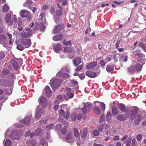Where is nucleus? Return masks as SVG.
Masks as SVG:
<instances>
[{"mask_svg": "<svg viewBox=\"0 0 146 146\" xmlns=\"http://www.w3.org/2000/svg\"><path fill=\"white\" fill-rule=\"evenodd\" d=\"M17 48L20 51H22L24 49L23 46L21 44H18L17 46Z\"/></svg>", "mask_w": 146, "mask_h": 146, "instance_id": "58836bf2", "label": "nucleus"}, {"mask_svg": "<svg viewBox=\"0 0 146 146\" xmlns=\"http://www.w3.org/2000/svg\"><path fill=\"white\" fill-rule=\"evenodd\" d=\"M116 119L122 121L125 120L126 118L124 114H122L118 115L116 117Z\"/></svg>", "mask_w": 146, "mask_h": 146, "instance_id": "5701e85b", "label": "nucleus"}, {"mask_svg": "<svg viewBox=\"0 0 146 146\" xmlns=\"http://www.w3.org/2000/svg\"><path fill=\"white\" fill-rule=\"evenodd\" d=\"M9 9V7L6 4H5L3 8V11L5 13H7Z\"/></svg>", "mask_w": 146, "mask_h": 146, "instance_id": "e433bc0d", "label": "nucleus"}, {"mask_svg": "<svg viewBox=\"0 0 146 146\" xmlns=\"http://www.w3.org/2000/svg\"><path fill=\"white\" fill-rule=\"evenodd\" d=\"M88 129L84 128L83 129L81 134V137L83 139L85 138L88 135Z\"/></svg>", "mask_w": 146, "mask_h": 146, "instance_id": "aec40b11", "label": "nucleus"}, {"mask_svg": "<svg viewBox=\"0 0 146 146\" xmlns=\"http://www.w3.org/2000/svg\"><path fill=\"white\" fill-rule=\"evenodd\" d=\"M98 103L99 105H98V106H96L93 108V111L97 115H99L101 114V111L100 110L99 108V107L101 106V107L102 110L104 111L105 109V104L103 102L100 103L99 102H98Z\"/></svg>", "mask_w": 146, "mask_h": 146, "instance_id": "f03ea898", "label": "nucleus"}, {"mask_svg": "<svg viewBox=\"0 0 146 146\" xmlns=\"http://www.w3.org/2000/svg\"><path fill=\"white\" fill-rule=\"evenodd\" d=\"M46 27L43 23H40L39 25L38 29L42 32H44L45 30Z\"/></svg>", "mask_w": 146, "mask_h": 146, "instance_id": "bb28decb", "label": "nucleus"}, {"mask_svg": "<svg viewBox=\"0 0 146 146\" xmlns=\"http://www.w3.org/2000/svg\"><path fill=\"white\" fill-rule=\"evenodd\" d=\"M57 76L61 77L66 78L68 77L69 75L66 73L59 72L57 73Z\"/></svg>", "mask_w": 146, "mask_h": 146, "instance_id": "412c9836", "label": "nucleus"}, {"mask_svg": "<svg viewBox=\"0 0 146 146\" xmlns=\"http://www.w3.org/2000/svg\"><path fill=\"white\" fill-rule=\"evenodd\" d=\"M45 92L46 96L49 97H50L52 95V91L48 86L46 87Z\"/></svg>", "mask_w": 146, "mask_h": 146, "instance_id": "2eb2a0df", "label": "nucleus"}, {"mask_svg": "<svg viewBox=\"0 0 146 146\" xmlns=\"http://www.w3.org/2000/svg\"><path fill=\"white\" fill-rule=\"evenodd\" d=\"M17 133L18 134V135L16 137H14V138H13V139L17 140L19 139L21 137V134L20 133L19 131L17 132Z\"/></svg>", "mask_w": 146, "mask_h": 146, "instance_id": "de8ad7c7", "label": "nucleus"}, {"mask_svg": "<svg viewBox=\"0 0 146 146\" xmlns=\"http://www.w3.org/2000/svg\"><path fill=\"white\" fill-rule=\"evenodd\" d=\"M79 77L82 80L84 79L85 77L84 74H82L79 76Z\"/></svg>", "mask_w": 146, "mask_h": 146, "instance_id": "338daca9", "label": "nucleus"}, {"mask_svg": "<svg viewBox=\"0 0 146 146\" xmlns=\"http://www.w3.org/2000/svg\"><path fill=\"white\" fill-rule=\"evenodd\" d=\"M40 143L42 145H44L46 143L45 139H41L40 141Z\"/></svg>", "mask_w": 146, "mask_h": 146, "instance_id": "4d7b16f0", "label": "nucleus"}, {"mask_svg": "<svg viewBox=\"0 0 146 146\" xmlns=\"http://www.w3.org/2000/svg\"><path fill=\"white\" fill-rule=\"evenodd\" d=\"M38 102L43 108L46 107L47 101L45 97L41 96L38 100Z\"/></svg>", "mask_w": 146, "mask_h": 146, "instance_id": "39448f33", "label": "nucleus"}, {"mask_svg": "<svg viewBox=\"0 0 146 146\" xmlns=\"http://www.w3.org/2000/svg\"><path fill=\"white\" fill-rule=\"evenodd\" d=\"M59 86V81L58 79H55L53 81L51 85L52 89L54 90H56Z\"/></svg>", "mask_w": 146, "mask_h": 146, "instance_id": "9d476101", "label": "nucleus"}, {"mask_svg": "<svg viewBox=\"0 0 146 146\" xmlns=\"http://www.w3.org/2000/svg\"><path fill=\"white\" fill-rule=\"evenodd\" d=\"M127 70L128 72L132 74L135 73V71L134 65H131L127 68Z\"/></svg>", "mask_w": 146, "mask_h": 146, "instance_id": "b1692460", "label": "nucleus"}, {"mask_svg": "<svg viewBox=\"0 0 146 146\" xmlns=\"http://www.w3.org/2000/svg\"><path fill=\"white\" fill-rule=\"evenodd\" d=\"M64 44L65 45H70V46L71 45V41L70 40L68 41H67V42H64L65 41H64Z\"/></svg>", "mask_w": 146, "mask_h": 146, "instance_id": "864d4df0", "label": "nucleus"}, {"mask_svg": "<svg viewBox=\"0 0 146 146\" xmlns=\"http://www.w3.org/2000/svg\"><path fill=\"white\" fill-rule=\"evenodd\" d=\"M135 55L137 56L139 58H143L145 57V55L141 53H136Z\"/></svg>", "mask_w": 146, "mask_h": 146, "instance_id": "49530a36", "label": "nucleus"}, {"mask_svg": "<svg viewBox=\"0 0 146 146\" xmlns=\"http://www.w3.org/2000/svg\"><path fill=\"white\" fill-rule=\"evenodd\" d=\"M81 62V60L80 57H77L73 60V64L75 66H76L80 64Z\"/></svg>", "mask_w": 146, "mask_h": 146, "instance_id": "f3484780", "label": "nucleus"}, {"mask_svg": "<svg viewBox=\"0 0 146 146\" xmlns=\"http://www.w3.org/2000/svg\"><path fill=\"white\" fill-rule=\"evenodd\" d=\"M136 143V141L135 138H133L132 140V145L133 146H135Z\"/></svg>", "mask_w": 146, "mask_h": 146, "instance_id": "69168bd1", "label": "nucleus"}, {"mask_svg": "<svg viewBox=\"0 0 146 146\" xmlns=\"http://www.w3.org/2000/svg\"><path fill=\"white\" fill-rule=\"evenodd\" d=\"M0 82H4V86L5 87H8L11 85L12 83L10 81L6 80L1 79L0 80Z\"/></svg>", "mask_w": 146, "mask_h": 146, "instance_id": "dca6fc26", "label": "nucleus"}, {"mask_svg": "<svg viewBox=\"0 0 146 146\" xmlns=\"http://www.w3.org/2000/svg\"><path fill=\"white\" fill-rule=\"evenodd\" d=\"M64 29V24H60L55 26L54 28L52 31V33L54 34H58L62 32Z\"/></svg>", "mask_w": 146, "mask_h": 146, "instance_id": "7ed1b4c3", "label": "nucleus"}, {"mask_svg": "<svg viewBox=\"0 0 146 146\" xmlns=\"http://www.w3.org/2000/svg\"><path fill=\"white\" fill-rule=\"evenodd\" d=\"M20 15L23 18L26 17L28 18L30 16V13L28 11L22 10L21 11Z\"/></svg>", "mask_w": 146, "mask_h": 146, "instance_id": "1a4fd4ad", "label": "nucleus"}, {"mask_svg": "<svg viewBox=\"0 0 146 146\" xmlns=\"http://www.w3.org/2000/svg\"><path fill=\"white\" fill-rule=\"evenodd\" d=\"M64 51L65 53L68 52H72L73 50L72 48L70 47L67 46L64 48Z\"/></svg>", "mask_w": 146, "mask_h": 146, "instance_id": "a878e982", "label": "nucleus"}, {"mask_svg": "<svg viewBox=\"0 0 146 146\" xmlns=\"http://www.w3.org/2000/svg\"><path fill=\"white\" fill-rule=\"evenodd\" d=\"M83 67V65H80L79 66H78L76 67V71L78 72L79 71H80L82 70Z\"/></svg>", "mask_w": 146, "mask_h": 146, "instance_id": "09e8293b", "label": "nucleus"}, {"mask_svg": "<svg viewBox=\"0 0 146 146\" xmlns=\"http://www.w3.org/2000/svg\"><path fill=\"white\" fill-rule=\"evenodd\" d=\"M100 133L99 131L98 130H95L93 132V135L94 136H98Z\"/></svg>", "mask_w": 146, "mask_h": 146, "instance_id": "8fccbe9b", "label": "nucleus"}, {"mask_svg": "<svg viewBox=\"0 0 146 146\" xmlns=\"http://www.w3.org/2000/svg\"><path fill=\"white\" fill-rule=\"evenodd\" d=\"M112 113L113 115H116L118 113V110L117 108L115 107H113L112 108Z\"/></svg>", "mask_w": 146, "mask_h": 146, "instance_id": "7c9ffc66", "label": "nucleus"}, {"mask_svg": "<svg viewBox=\"0 0 146 146\" xmlns=\"http://www.w3.org/2000/svg\"><path fill=\"white\" fill-rule=\"evenodd\" d=\"M123 54H122L121 55V57H123V60L125 62H126L127 60V56H123Z\"/></svg>", "mask_w": 146, "mask_h": 146, "instance_id": "680f3d73", "label": "nucleus"}, {"mask_svg": "<svg viewBox=\"0 0 146 146\" xmlns=\"http://www.w3.org/2000/svg\"><path fill=\"white\" fill-rule=\"evenodd\" d=\"M120 40H118L117 41L115 44V46L116 48H117L119 47V45L120 43Z\"/></svg>", "mask_w": 146, "mask_h": 146, "instance_id": "774afa93", "label": "nucleus"}, {"mask_svg": "<svg viewBox=\"0 0 146 146\" xmlns=\"http://www.w3.org/2000/svg\"><path fill=\"white\" fill-rule=\"evenodd\" d=\"M9 71L8 70L4 69L2 70V73L1 75L3 77H5V75L9 74Z\"/></svg>", "mask_w": 146, "mask_h": 146, "instance_id": "c85d7f7f", "label": "nucleus"}, {"mask_svg": "<svg viewBox=\"0 0 146 146\" xmlns=\"http://www.w3.org/2000/svg\"><path fill=\"white\" fill-rule=\"evenodd\" d=\"M104 119H105L104 115H102L101 116L100 118V122H102L104 120Z\"/></svg>", "mask_w": 146, "mask_h": 146, "instance_id": "bf43d9fd", "label": "nucleus"}, {"mask_svg": "<svg viewBox=\"0 0 146 146\" xmlns=\"http://www.w3.org/2000/svg\"><path fill=\"white\" fill-rule=\"evenodd\" d=\"M137 60L138 62H140L142 64V66L145 63V59H137Z\"/></svg>", "mask_w": 146, "mask_h": 146, "instance_id": "c03bdc74", "label": "nucleus"}, {"mask_svg": "<svg viewBox=\"0 0 146 146\" xmlns=\"http://www.w3.org/2000/svg\"><path fill=\"white\" fill-rule=\"evenodd\" d=\"M53 126L54 124L53 123H50L46 127V129L48 130L49 131L52 129Z\"/></svg>", "mask_w": 146, "mask_h": 146, "instance_id": "c9c22d12", "label": "nucleus"}, {"mask_svg": "<svg viewBox=\"0 0 146 146\" xmlns=\"http://www.w3.org/2000/svg\"><path fill=\"white\" fill-rule=\"evenodd\" d=\"M41 129H38L36 130L35 133L36 135H38L40 132Z\"/></svg>", "mask_w": 146, "mask_h": 146, "instance_id": "0e129e2a", "label": "nucleus"}, {"mask_svg": "<svg viewBox=\"0 0 146 146\" xmlns=\"http://www.w3.org/2000/svg\"><path fill=\"white\" fill-rule=\"evenodd\" d=\"M106 70L108 72H112L113 70V67L110 65H108L106 68Z\"/></svg>", "mask_w": 146, "mask_h": 146, "instance_id": "473e14b6", "label": "nucleus"}, {"mask_svg": "<svg viewBox=\"0 0 146 146\" xmlns=\"http://www.w3.org/2000/svg\"><path fill=\"white\" fill-rule=\"evenodd\" d=\"M70 116V112L68 111H67L65 115L64 116V117L66 119H68Z\"/></svg>", "mask_w": 146, "mask_h": 146, "instance_id": "6e6d98bb", "label": "nucleus"}, {"mask_svg": "<svg viewBox=\"0 0 146 146\" xmlns=\"http://www.w3.org/2000/svg\"><path fill=\"white\" fill-rule=\"evenodd\" d=\"M60 19L58 16L56 15L55 17V21L56 23H58Z\"/></svg>", "mask_w": 146, "mask_h": 146, "instance_id": "603ef678", "label": "nucleus"}, {"mask_svg": "<svg viewBox=\"0 0 146 146\" xmlns=\"http://www.w3.org/2000/svg\"><path fill=\"white\" fill-rule=\"evenodd\" d=\"M20 43L25 46L26 48L29 47L31 45V42L30 39H20Z\"/></svg>", "mask_w": 146, "mask_h": 146, "instance_id": "20e7f679", "label": "nucleus"}, {"mask_svg": "<svg viewBox=\"0 0 146 146\" xmlns=\"http://www.w3.org/2000/svg\"><path fill=\"white\" fill-rule=\"evenodd\" d=\"M42 113V111L40 109H37L35 113V116L36 118H39L41 117Z\"/></svg>", "mask_w": 146, "mask_h": 146, "instance_id": "393cba45", "label": "nucleus"}, {"mask_svg": "<svg viewBox=\"0 0 146 146\" xmlns=\"http://www.w3.org/2000/svg\"><path fill=\"white\" fill-rule=\"evenodd\" d=\"M53 47L54 50L56 52H57L60 50L61 48V45L60 44H58L54 45Z\"/></svg>", "mask_w": 146, "mask_h": 146, "instance_id": "cd10ccee", "label": "nucleus"}, {"mask_svg": "<svg viewBox=\"0 0 146 146\" xmlns=\"http://www.w3.org/2000/svg\"><path fill=\"white\" fill-rule=\"evenodd\" d=\"M142 136L140 134H139L136 137V139L138 141H139L141 140V139L142 138Z\"/></svg>", "mask_w": 146, "mask_h": 146, "instance_id": "13d9d810", "label": "nucleus"}, {"mask_svg": "<svg viewBox=\"0 0 146 146\" xmlns=\"http://www.w3.org/2000/svg\"><path fill=\"white\" fill-rule=\"evenodd\" d=\"M65 139L66 141L68 143H72L74 140L72 132H68L66 135Z\"/></svg>", "mask_w": 146, "mask_h": 146, "instance_id": "423d86ee", "label": "nucleus"}, {"mask_svg": "<svg viewBox=\"0 0 146 146\" xmlns=\"http://www.w3.org/2000/svg\"><path fill=\"white\" fill-rule=\"evenodd\" d=\"M5 55L3 52H0V60H1L4 58Z\"/></svg>", "mask_w": 146, "mask_h": 146, "instance_id": "052dcab7", "label": "nucleus"}, {"mask_svg": "<svg viewBox=\"0 0 146 146\" xmlns=\"http://www.w3.org/2000/svg\"><path fill=\"white\" fill-rule=\"evenodd\" d=\"M74 134L75 137L77 139H80V134L79 131L78 129L75 127L73 129Z\"/></svg>", "mask_w": 146, "mask_h": 146, "instance_id": "4468645a", "label": "nucleus"}, {"mask_svg": "<svg viewBox=\"0 0 146 146\" xmlns=\"http://www.w3.org/2000/svg\"><path fill=\"white\" fill-rule=\"evenodd\" d=\"M27 125H29L30 123V119L28 117L25 118L24 120L21 121Z\"/></svg>", "mask_w": 146, "mask_h": 146, "instance_id": "2f4dec72", "label": "nucleus"}, {"mask_svg": "<svg viewBox=\"0 0 146 146\" xmlns=\"http://www.w3.org/2000/svg\"><path fill=\"white\" fill-rule=\"evenodd\" d=\"M138 45L139 47L141 48L145 51L146 52V47L141 42H140Z\"/></svg>", "mask_w": 146, "mask_h": 146, "instance_id": "4c0bfd02", "label": "nucleus"}, {"mask_svg": "<svg viewBox=\"0 0 146 146\" xmlns=\"http://www.w3.org/2000/svg\"><path fill=\"white\" fill-rule=\"evenodd\" d=\"M11 19V16L10 14H7V15L5 19L7 23H9L10 22Z\"/></svg>", "mask_w": 146, "mask_h": 146, "instance_id": "f704fd0d", "label": "nucleus"}, {"mask_svg": "<svg viewBox=\"0 0 146 146\" xmlns=\"http://www.w3.org/2000/svg\"><path fill=\"white\" fill-rule=\"evenodd\" d=\"M62 9L57 10L56 11V15L57 16H60L62 14Z\"/></svg>", "mask_w": 146, "mask_h": 146, "instance_id": "ea45409f", "label": "nucleus"}, {"mask_svg": "<svg viewBox=\"0 0 146 146\" xmlns=\"http://www.w3.org/2000/svg\"><path fill=\"white\" fill-rule=\"evenodd\" d=\"M111 114L110 113H108L106 114V119L107 121H109L111 117Z\"/></svg>", "mask_w": 146, "mask_h": 146, "instance_id": "79ce46f5", "label": "nucleus"}, {"mask_svg": "<svg viewBox=\"0 0 146 146\" xmlns=\"http://www.w3.org/2000/svg\"><path fill=\"white\" fill-rule=\"evenodd\" d=\"M59 114L61 116H64L65 115V112L64 110L61 109L60 111Z\"/></svg>", "mask_w": 146, "mask_h": 146, "instance_id": "3c124183", "label": "nucleus"}, {"mask_svg": "<svg viewBox=\"0 0 146 146\" xmlns=\"http://www.w3.org/2000/svg\"><path fill=\"white\" fill-rule=\"evenodd\" d=\"M32 36L31 33L29 32L26 33L24 31H23L21 33V36L23 38H27Z\"/></svg>", "mask_w": 146, "mask_h": 146, "instance_id": "9b49d317", "label": "nucleus"}, {"mask_svg": "<svg viewBox=\"0 0 146 146\" xmlns=\"http://www.w3.org/2000/svg\"><path fill=\"white\" fill-rule=\"evenodd\" d=\"M140 110L137 106H133L131 108V109L128 111L129 114L131 119H133L135 117L134 120V123L135 125H137L139 123L142 119V114H138V111Z\"/></svg>", "mask_w": 146, "mask_h": 146, "instance_id": "f257e3e1", "label": "nucleus"}, {"mask_svg": "<svg viewBox=\"0 0 146 146\" xmlns=\"http://www.w3.org/2000/svg\"><path fill=\"white\" fill-rule=\"evenodd\" d=\"M63 37L62 34H59L54 36L53 37V39L55 41H58L62 39Z\"/></svg>", "mask_w": 146, "mask_h": 146, "instance_id": "a211bd4d", "label": "nucleus"}, {"mask_svg": "<svg viewBox=\"0 0 146 146\" xmlns=\"http://www.w3.org/2000/svg\"><path fill=\"white\" fill-rule=\"evenodd\" d=\"M77 114L76 113H73L71 115V119L73 121H75L76 119Z\"/></svg>", "mask_w": 146, "mask_h": 146, "instance_id": "a18cd8bd", "label": "nucleus"}, {"mask_svg": "<svg viewBox=\"0 0 146 146\" xmlns=\"http://www.w3.org/2000/svg\"><path fill=\"white\" fill-rule=\"evenodd\" d=\"M11 142L9 139H7L5 141V146H11Z\"/></svg>", "mask_w": 146, "mask_h": 146, "instance_id": "37998d69", "label": "nucleus"}, {"mask_svg": "<svg viewBox=\"0 0 146 146\" xmlns=\"http://www.w3.org/2000/svg\"><path fill=\"white\" fill-rule=\"evenodd\" d=\"M134 66L135 71L138 72L141 70L142 68V65L139 63H137L135 64Z\"/></svg>", "mask_w": 146, "mask_h": 146, "instance_id": "4be33fe9", "label": "nucleus"}, {"mask_svg": "<svg viewBox=\"0 0 146 146\" xmlns=\"http://www.w3.org/2000/svg\"><path fill=\"white\" fill-rule=\"evenodd\" d=\"M100 63L101 65L102 66H104L105 64V63L103 60H100Z\"/></svg>", "mask_w": 146, "mask_h": 146, "instance_id": "e2e57ef3", "label": "nucleus"}, {"mask_svg": "<svg viewBox=\"0 0 146 146\" xmlns=\"http://www.w3.org/2000/svg\"><path fill=\"white\" fill-rule=\"evenodd\" d=\"M6 39V38L4 35H0V42L5 41Z\"/></svg>", "mask_w": 146, "mask_h": 146, "instance_id": "72a5a7b5", "label": "nucleus"}, {"mask_svg": "<svg viewBox=\"0 0 146 146\" xmlns=\"http://www.w3.org/2000/svg\"><path fill=\"white\" fill-rule=\"evenodd\" d=\"M10 63L15 69L16 70L18 69V63L15 60L12 59L11 60Z\"/></svg>", "mask_w": 146, "mask_h": 146, "instance_id": "6ab92c4d", "label": "nucleus"}, {"mask_svg": "<svg viewBox=\"0 0 146 146\" xmlns=\"http://www.w3.org/2000/svg\"><path fill=\"white\" fill-rule=\"evenodd\" d=\"M118 107L120 111L123 113H125L127 111L126 108V106L122 104H118Z\"/></svg>", "mask_w": 146, "mask_h": 146, "instance_id": "f8f14e48", "label": "nucleus"}, {"mask_svg": "<svg viewBox=\"0 0 146 146\" xmlns=\"http://www.w3.org/2000/svg\"><path fill=\"white\" fill-rule=\"evenodd\" d=\"M100 73H96L90 71H87L86 72V74L88 77L91 78H94L98 76Z\"/></svg>", "mask_w": 146, "mask_h": 146, "instance_id": "6e6552de", "label": "nucleus"}, {"mask_svg": "<svg viewBox=\"0 0 146 146\" xmlns=\"http://www.w3.org/2000/svg\"><path fill=\"white\" fill-rule=\"evenodd\" d=\"M87 110V106L85 104H84V107L82 109V111L83 114H85L86 113Z\"/></svg>", "mask_w": 146, "mask_h": 146, "instance_id": "a19ab883", "label": "nucleus"}, {"mask_svg": "<svg viewBox=\"0 0 146 146\" xmlns=\"http://www.w3.org/2000/svg\"><path fill=\"white\" fill-rule=\"evenodd\" d=\"M65 90L66 92V95L69 98H71L73 97L74 93L72 89L66 88H65Z\"/></svg>", "mask_w": 146, "mask_h": 146, "instance_id": "0eeeda50", "label": "nucleus"}, {"mask_svg": "<svg viewBox=\"0 0 146 146\" xmlns=\"http://www.w3.org/2000/svg\"><path fill=\"white\" fill-rule=\"evenodd\" d=\"M68 129V127L64 126L61 129V133L62 135H65Z\"/></svg>", "mask_w": 146, "mask_h": 146, "instance_id": "c756f323", "label": "nucleus"}, {"mask_svg": "<svg viewBox=\"0 0 146 146\" xmlns=\"http://www.w3.org/2000/svg\"><path fill=\"white\" fill-rule=\"evenodd\" d=\"M87 106V109L89 110L91 109L92 104L90 103H88L86 104H85Z\"/></svg>", "mask_w": 146, "mask_h": 146, "instance_id": "5fc2aeb1", "label": "nucleus"}, {"mask_svg": "<svg viewBox=\"0 0 146 146\" xmlns=\"http://www.w3.org/2000/svg\"><path fill=\"white\" fill-rule=\"evenodd\" d=\"M97 65V62H92L86 66V68L88 69H90L94 68Z\"/></svg>", "mask_w": 146, "mask_h": 146, "instance_id": "ddd939ff", "label": "nucleus"}]
</instances>
